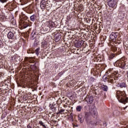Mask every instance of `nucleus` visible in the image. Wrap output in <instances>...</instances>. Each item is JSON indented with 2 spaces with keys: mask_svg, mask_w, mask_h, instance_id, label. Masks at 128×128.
Here are the masks:
<instances>
[{
  "mask_svg": "<svg viewBox=\"0 0 128 128\" xmlns=\"http://www.w3.org/2000/svg\"><path fill=\"white\" fill-rule=\"evenodd\" d=\"M116 98H117L119 102H122V104H126L128 102V98L124 92H122L120 90L117 91Z\"/></svg>",
  "mask_w": 128,
  "mask_h": 128,
  "instance_id": "nucleus-1",
  "label": "nucleus"
},
{
  "mask_svg": "<svg viewBox=\"0 0 128 128\" xmlns=\"http://www.w3.org/2000/svg\"><path fill=\"white\" fill-rule=\"evenodd\" d=\"M105 80H106L110 82L111 84H114V82H116V80H118V78L114 75H108V76L105 78Z\"/></svg>",
  "mask_w": 128,
  "mask_h": 128,
  "instance_id": "nucleus-2",
  "label": "nucleus"
},
{
  "mask_svg": "<svg viewBox=\"0 0 128 128\" xmlns=\"http://www.w3.org/2000/svg\"><path fill=\"white\" fill-rule=\"evenodd\" d=\"M107 2L110 8H116V1L115 0H107Z\"/></svg>",
  "mask_w": 128,
  "mask_h": 128,
  "instance_id": "nucleus-3",
  "label": "nucleus"
},
{
  "mask_svg": "<svg viewBox=\"0 0 128 128\" xmlns=\"http://www.w3.org/2000/svg\"><path fill=\"white\" fill-rule=\"evenodd\" d=\"M94 96H87L86 98V100L88 104H92V102H94Z\"/></svg>",
  "mask_w": 128,
  "mask_h": 128,
  "instance_id": "nucleus-4",
  "label": "nucleus"
},
{
  "mask_svg": "<svg viewBox=\"0 0 128 128\" xmlns=\"http://www.w3.org/2000/svg\"><path fill=\"white\" fill-rule=\"evenodd\" d=\"M12 32H9L7 34L8 38V40H14L16 38V36Z\"/></svg>",
  "mask_w": 128,
  "mask_h": 128,
  "instance_id": "nucleus-5",
  "label": "nucleus"
},
{
  "mask_svg": "<svg viewBox=\"0 0 128 128\" xmlns=\"http://www.w3.org/2000/svg\"><path fill=\"white\" fill-rule=\"evenodd\" d=\"M110 40L114 42H116V38H118V35H116V33L113 32L111 34H110Z\"/></svg>",
  "mask_w": 128,
  "mask_h": 128,
  "instance_id": "nucleus-6",
  "label": "nucleus"
},
{
  "mask_svg": "<svg viewBox=\"0 0 128 128\" xmlns=\"http://www.w3.org/2000/svg\"><path fill=\"white\" fill-rule=\"evenodd\" d=\"M117 88H126V84L124 82H121L120 83H118L116 85Z\"/></svg>",
  "mask_w": 128,
  "mask_h": 128,
  "instance_id": "nucleus-7",
  "label": "nucleus"
},
{
  "mask_svg": "<svg viewBox=\"0 0 128 128\" xmlns=\"http://www.w3.org/2000/svg\"><path fill=\"white\" fill-rule=\"evenodd\" d=\"M40 6L42 10H44L46 6V2L44 0H42L40 4Z\"/></svg>",
  "mask_w": 128,
  "mask_h": 128,
  "instance_id": "nucleus-8",
  "label": "nucleus"
},
{
  "mask_svg": "<svg viewBox=\"0 0 128 128\" xmlns=\"http://www.w3.org/2000/svg\"><path fill=\"white\" fill-rule=\"evenodd\" d=\"M90 112L93 118H96V116H98V112L96 111V110L94 108H92L90 111Z\"/></svg>",
  "mask_w": 128,
  "mask_h": 128,
  "instance_id": "nucleus-9",
  "label": "nucleus"
},
{
  "mask_svg": "<svg viewBox=\"0 0 128 128\" xmlns=\"http://www.w3.org/2000/svg\"><path fill=\"white\" fill-rule=\"evenodd\" d=\"M84 44V41H79L75 44L76 48H81L82 46Z\"/></svg>",
  "mask_w": 128,
  "mask_h": 128,
  "instance_id": "nucleus-10",
  "label": "nucleus"
},
{
  "mask_svg": "<svg viewBox=\"0 0 128 128\" xmlns=\"http://www.w3.org/2000/svg\"><path fill=\"white\" fill-rule=\"evenodd\" d=\"M56 26L54 22L52 21H50L48 22V26H50V28H52Z\"/></svg>",
  "mask_w": 128,
  "mask_h": 128,
  "instance_id": "nucleus-11",
  "label": "nucleus"
},
{
  "mask_svg": "<svg viewBox=\"0 0 128 128\" xmlns=\"http://www.w3.org/2000/svg\"><path fill=\"white\" fill-rule=\"evenodd\" d=\"M37 18L38 17L36 16V15L33 14L30 16V20L32 22H36V20Z\"/></svg>",
  "mask_w": 128,
  "mask_h": 128,
  "instance_id": "nucleus-12",
  "label": "nucleus"
},
{
  "mask_svg": "<svg viewBox=\"0 0 128 128\" xmlns=\"http://www.w3.org/2000/svg\"><path fill=\"white\" fill-rule=\"evenodd\" d=\"M4 10H10V8H12V5L10 3H8L4 6Z\"/></svg>",
  "mask_w": 128,
  "mask_h": 128,
  "instance_id": "nucleus-13",
  "label": "nucleus"
},
{
  "mask_svg": "<svg viewBox=\"0 0 128 128\" xmlns=\"http://www.w3.org/2000/svg\"><path fill=\"white\" fill-rule=\"evenodd\" d=\"M49 106L52 112H54L56 110V108L54 107V106L52 104H50Z\"/></svg>",
  "mask_w": 128,
  "mask_h": 128,
  "instance_id": "nucleus-14",
  "label": "nucleus"
},
{
  "mask_svg": "<svg viewBox=\"0 0 128 128\" xmlns=\"http://www.w3.org/2000/svg\"><path fill=\"white\" fill-rule=\"evenodd\" d=\"M102 90H104V92H108V86L106 85H102Z\"/></svg>",
  "mask_w": 128,
  "mask_h": 128,
  "instance_id": "nucleus-15",
  "label": "nucleus"
},
{
  "mask_svg": "<svg viewBox=\"0 0 128 128\" xmlns=\"http://www.w3.org/2000/svg\"><path fill=\"white\" fill-rule=\"evenodd\" d=\"M0 20L1 22H6V18L4 15H0Z\"/></svg>",
  "mask_w": 128,
  "mask_h": 128,
  "instance_id": "nucleus-16",
  "label": "nucleus"
},
{
  "mask_svg": "<svg viewBox=\"0 0 128 128\" xmlns=\"http://www.w3.org/2000/svg\"><path fill=\"white\" fill-rule=\"evenodd\" d=\"M126 62H124V60H122V61H120V68H124V66H126Z\"/></svg>",
  "mask_w": 128,
  "mask_h": 128,
  "instance_id": "nucleus-17",
  "label": "nucleus"
},
{
  "mask_svg": "<svg viewBox=\"0 0 128 128\" xmlns=\"http://www.w3.org/2000/svg\"><path fill=\"white\" fill-rule=\"evenodd\" d=\"M16 30H17L16 28L12 27L10 28V32L16 34Z\"/></svg>",
  "mask_w": 128,
  "mask_h": 128,
  "instance_id": "nucleus-18",
  "label": "nucleus"
},
{
  "mask_svg": "<svg viewBox=\"0 0 128 128\" xmlns=\"http://www.w3.org/2000/svg\"><path fill=\"white\" fill-rule=\"evenodd\" d=\"M78 120L80 122V124H82V122H84V120H82V116L80 115L78 116Z\"/></svg>",
  "mask_w": 128,
  "mask_h": 128,
  "instance_id": "nucleus-19",
  "label": "nucleus"
},
{
  "mask_svg": "<svg viewBox=\"0 0 128 128\" xmlns=\"http://www.w3.org/2000/svg\"><path fill=\"white\" fill-rule=\"evenodd\" d=\"M44 30H45V32H48L50 30V26H45L44 28Z\"/></svg>",
  "mask_w": 128,
  "mask_h": 128,
  "instance_id": "nucleus-20",
  "label": "nucleus"
},
{
  "mask_svg": "<svg viewBox=\"0 0 128 128\" xmlns=\"http://www.w3.org/2000/svg\"><path fill=\"white\" fill-rule=\"evenodd\" d=\"M90 114L88 112H85V118L86 120H88V118H90Z\"/></svg>",
  "mask_w": 128,
  "mask_h": 128,
  "instance_id": "nucleus-21",
  "label": "nucleus"
},
{
  "mask_svg": "<svg viewBox=\"0 0 128 128\" xmlns=\"http://www.w3.org/2000/svg\"><path fill=\"white\" fill-rule=\"evenodd\" d=\"M64 112V108H62L60 110L59 109L58 112V113H57V114H62Z\"/></svg>",
  "mask_w": 128,
  "mask_h": 128,
  "instance_id": "nucleus-22",
  "label": "nucleus"
},
{
  "mask_svg": "<svg viewBox=\"0 0 128 128\" xmlns=\"http://www.w3.org/2000/svg\"><path fill=\"white\" fill-rule=\"evenodd\" d=\"M82 107L80 106H78L76 108V110L77 112H80L82 110Z\"/></svg>",
  "mask_w": 128,
  "mask_h": 128,
  "instance_id": "nucleus-23",
  "label": "nucleus"
},
{
  "mask_svg": "<svg viewBox=\"0 0 128 128\" xmlns=\"http://www.w3.org/2000/svg\"><path fill=\"white\" fill-rule=\"evenodd\" d=\"M40 48H36V50H35V52H36V56H38L40 54Z\"/></svg>",
  "mask_w": 128,
  "mask_h": 128,
  "instance_id": "nucleus-24",
  "label": "nucleus"
},
{
  "mask_svg": "<svg viewBox=\"0 0 128 128\" xmlns=\"http://www.w3.org/2000/svg\"><path fill=\"white\" fill-rule=\"evenodd\" d=\"M4 50V52H8L10 50V46H6Z\"/></svg>",
  "mask_w": 128,
  "mask_h": 128,
  "instance_id": "nucleus-25",
  "label": "nucleus"
},
{
  "mask_svg": "<svg viewBox=\"0 0 128 128\" xmlns=\"http://www.w3.org/2000/svg\"><path fill=\"white\" fill-rule=\"evenodd\" d=\"M111 50L114 52H116V50H118V48H116V46H111Z\"/></svg>",
  "mask_w": 128,
  "mask_h": 128,
  "instance_id": "nucleus-26",
  "label": "nucleus"
},
{
  "mask_svg": "<svg viewBox=\"0 0 128 128\" xmlns=\"http://www.w3.org/2000/svg\"><path fill=\"white\" fill-rule=\"evenodd\" d=\"M122 68L123 70H128V64L126 63V64H125L124 66L122 67Z\"/></svg>",
  "mask_w": 128,
  "mask_h": 128,
  "instance_id": "nucleus-27",
  "label": "nucleus"
},
{
  "mask_svg": "<svg viewBox=\"0 0 128 128\" xmlns=\"http://www.w3.org/2000/svg\"><path fill=\"white\" fill-rule=\"evenodd\" d=\"M10 22L12 24H13L14 26H15V24H16V20L14 19H12Z\"/></svg>",
  "mask_w": 128,
  "mask_h": 128,
  "instance_id": "nucleus-28",
  "label": "nucleus"
},
{
  "mask_svg": "<svg viewBox=\"0 0 128 128\" xmlns=\"http://www.w3.org/2000/svg\"><path fill=\"white\" fill-rule=\"evenodd\" d=\"M61 38H62V36H56L55 38V40L57 42H58V40H60Z\"/></svg>",
  "mask_w": 128,
  "mask_h": 128,
  "instance_id": "nucleus-29",
  "label": "nucleus"
},
{
  "mask_svg": "<svg viewBox=\"0 0 128 128\" xmlns=\"http://www.w3.org/2000/svg\"><path fill=\"white\" fill-rule=\"evenodd\" d=\"M4 48V42H2V40L0 39V48Z\"/></svg>",
  "mask_w": 128,
  "mask_h": 128,
  "instance_id": "nucleus-30",
  "label": "nucleus"
},
{
  "mask_svg": "<svg viewBox=\"0 0 128 128\" xmlns=\"http://www.w3.org/2000/svg\"><path fill=\"white\" fill-rule=\"evenodd\" d=\"M22 26H23L24 28H26L28 26V24L24 23V24H22Z\"/></svg>",
  "mask_w": 128,
  "mask_h": 128,
  "instance_id": "nucleus-31",
  "label": "nucleus"
},
{
  "mask_svg": "<svg viewBox=\"0 0 128 128\" xmlns=\"http://www.w3.org/2000/svg\"><path fill=\"white\" fill-rule=\"evenodd\" d=\"M114 56H116V54H112L110 56L109 58L110 60H112V58H114Z\"/></svg>",
  "mask_w": 128,
  "mask_h": 128,
  "instance_id": "nucleus-32",
  "label": "nucleus"
},
{
  "mask_svg": "<svg viewBox=\"0 0 128 128\" xmlns=\"http://www.w3.org/2000/svg\"><path fill=\"white\" fill-rule=\"evenodd\" d=\"M39 124L40 126H43V128H46V125H44V122H42V121H39Z\"/></svg>",
  "mask_w": 128,
  "mask_h": 128,
  "instance_id": "nucleus-33",
  "label": "nucleus"
},
{
  "mask_svg": "<svg viewBox=\"0 0 128 128\" xmlns=\"http://www.w3.org/2000/svg\"><path fill=\"white\" fill-rule=\"evenodd\" d=\"M35 35H36V32H33L31 34L32 40H34V38H36V36H34Z\"/></svg>",
  "mask_w": 128,
  "mask_h": 128,
  "instance_id": "nucleus-34",
  "label": "nucleus"
},
{
  "mask_svg": "<svg viewBox=\"0 0 128 128\" xmlns=\"http://www.w3.org/2000/svg\"><path fill=\"white\" fill-rule=\"evenodd\" d=\"M100 94H102V92H95V94L96 95L98 96H100Z\"/></svg>",
  "mask_w": 128,
  "mask_h": 128,
  "instance_id": "nucleus-35",
  "label": "nucleus"
},
{
  "mask_svg": "<svg viewBox=\"0 0 128 128\" xmlns=\"http://www.w3.org/2000/svg\"><path fill=\"white\" fill-rule=\"evenodd\" d=\"M8 0H0V2L2 4H4V2H6Z\"/></svg>",
  "mask_w": 128,
  "mask_h": 128,
  "instance_id": "nucleus-36",
  "label": "nucleus"
},
{
  "mask_svg": "<svg viewBox=\"0 0 128 128\" xmlns=\"http://www.w3.org/2000/svg\"><path fill=\"white\" fill-rule=\"evenodd\" d=\"M27 52L28 54H32V51L30 50V49H29L28 50Z\"/></svg>",
  "mask_w": 128,
  "mask_h": 128,
  "instance_id": "nucleus-37",
  "label": "nucleus"
},
{
  "mask_svg": "<svg viewBox=\"0 0 128 128\" xmlns=\"http://www.w3.org/2000/svg\"><path fill=\"white\" fill-rule=\"evenodd\" d=\"M90 82H94V78L91 77L90 78Z\"/></svg>",
  "mask_w": 128,
  "mask_h": 128,
  "instance_id": "nucleus-38",
  "label": "nucleus"
},
{
  "mask_svg": "<svg viewBox=\"0 0 128 128\" xmlns=\"http://www.w3.org/2000/svg\"><path fill=\"white\" fill-rule=\"evenodd\" d=\"M70 118H71V122H74V116H71Z\"/></svg>",
  "mask_w": 128,
  "mask_h": 128,
  "instance_id": "nucleus-39",
  "label": "nucleus"
},
{
  "mask_svg": "<svg viewBox=\"0 0 128 128\" xmlns=\"http://www.w3.org/2000/svg\"><path fill=\"white\" fill-rule=\"evenodd\" d=\"M36 63H35V64L33 65L34 66V70H36V68H38V67H36Z\"/></svg>",
  "mask_w": 128,
  "mask_h": 128,
  "instance_id": "nucleus-40",
  "label": "nucleus"
},
{
  "mask_svg": "<svg viewBox=\"0 0 128 128\" xmlns=\"http://www.w3.org/2000/svg\"><path fill=\"white\" fill-rule=\"evenodd\" d=\"M42 46H46V43L45 42H42Z\"/></svg>",
  "mask_w": 128,
  "mask_h": 128,
  "instance_id": "nucleus-41",
  "label": "nucleus"
},
{
  "mask_svg": "<svg viewBox=\"0 0 128 128\" xmlns=\"http://www.w3.org/2000/svg\"><path fill=\"white\" fill-rule=\"evenodd\" d=\"M27 128H32V126H30V125H28V126H27Z\"/></svg>",
  "mask_w": 128,
  "mask_h": 128,
  "instance_id": "nucleus-42",
  "label": "nucleus"
},
{
  "mask_svg": "<svg viewBox=\"0 0 128 128\" xmlns=\"http://www.w3.org/2000/svg\"><path fill=\"white\" fill-rule=\"evenodd\" d=\"M31 62H32V64H34V60H32Z\"/></svg>",
  "mask_w": 128,
  "mask_h": 128,
  "instance_id": "nucleus-43",
  "label": "nucleus"
},
{
  "mask_svg": "<svg viewBox=\"0 0 128 128\" xmlns=\"http://www.w3.org/2000/svg\"><path fill=\"white\" fill-rule=\"evenodd\" d=\"M58 74H60V76H62V72H60Z\"/></svg>",
  "mask_w": 128,
  "mask_h": 128,
  "instance_id": "nucleus-44",
  "label": "nucleus"
},
{
  "mask_svg": "<svg viewBox=\"0 0 128 128\" xmlns=\"http://www.w3.org/2000/svg\"><path fill=\"white\" fill-rule=\"evenodd\" d=\"M36 2H38V0H36Z\"/></svg>",
  "mask_w": 128,
  "mask_h": 128,
  "instance_id": "nucleus-45",
  "label": "nucleus"
},
{
  "mask_svg": "<svg viewBox=\"0 0 128 128\" xmlns=\"http://www.w3.org/2000/svg\"><path fill=\"white\" fill-rule=\"evenodd\" d=\"M84 108H86V106H85V107H84Z\"/></svg>",
  "mask_w": 128,
  "mask_h": 128,
  "instance_id": "nucleus-46",
  "label": "nucleus"
}]
</instances>
